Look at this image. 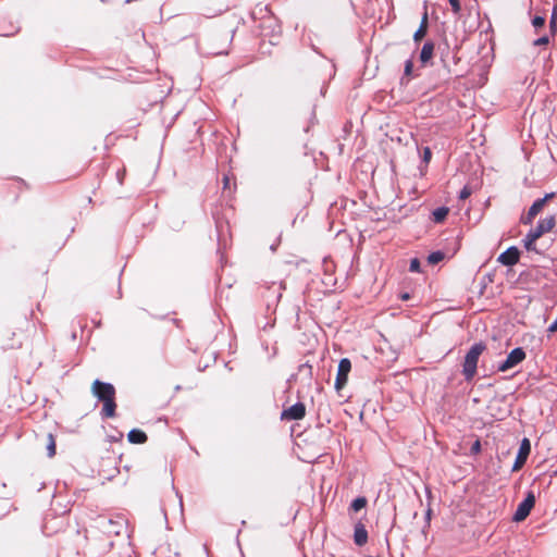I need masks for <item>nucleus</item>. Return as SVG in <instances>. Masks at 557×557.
<instances>
[{
    "label": "nucleus",
    "instance_id": "obj_29",
    "mask_svg": "<svg viewBox=\"0 0 557 557\" xmlns=\"http://www.w3.org/2000/svg\"><path fill=\"white\" fill-rule=\"evenodd\" d=\"M419 26H424L425 29H428L429 27V18H428V12L425 11L422 18H421V23Z\"/></svg>",
    "mask_w": 557,
    "mask_h": 557
},
{
    "label": "nucleus",
    "instance_id": "obj_31",
    "mask_svg": "<svg viewBox=\"0 0 557 557\" xmlns=\"http://www.w3.org/2000/svg\"><path fill=\"white\" fill-rule=\"evenodd\" d=\"M555 196L554 193H550V194H546L544 198H541L540 200H544V205L549 200L552 199L553 197Z\"/></svg>",
    "mask_w": 557,
    "mask_h": 557
},
{
    "label": "nucleus",
    "instance_id": "obj_22",
    "mask_svg": "<svg viewBox=\"0 0 557 557\" xmlns=\"http://www.w3.org/2000/svg\"><path fill=\"white\" fill-rule=\"evenodd\" d=\"M450 7H451V11L458 15L461 11V5H460V1L459 0H448Z\"/></svg>",
    "mask_w": 557,
    "mask_h": 557
},
{
    "label": "nucleus",
    "instance_id": "obj_8",
    "mask_svg": "<svg viewBox=\"0 0 557 557\" xmlns=\"http://www.w3.org/2000/svg\"><path fill=\"white\" fill-rule=\"evenodd\" d=\"M530 451H531L530 441L528 438H523L520 444V448H519L518 455L516 457V460H515V463L512 467L513 471H518L524 466V463L530 455Z\"/></svg>",
    "mask_w": 557,
    "mask_h": 557
},
{
    "label": "nucleus",
    "instance_id": "obj_3",
    "mask_svg": "<svg viewBox=\"0 0 557 557\" xmlns=\"http://www.w3.org/2000/svg\"><path fill=\"white\" fill-rule=\"evenodd\" d=\"M556 224L555 216H547L542 219L535 228H532L523 239L524 247L528 251H533L535 249V242L542 237L545 233L550 232Z\"/></svg>",
    "mask_w": 557,
    "mask_h": 557
},
{
    "label": "nucleus",
    "instance_id": "obj_34",
    "mask_svg": "<svg viewBox=\"0 0 557 557\" xmlns=\"http://www.w3.org/2000/svg\"><path fill=\"white\" fill-rule=\"evenodd\" d=\"M528 215H529L531 219H533V220H534V218L536 216V213H534L533 211H531V210L529 209V211H528Z\"/></svg>",
    "mask_w": 557,
    "mask_h": 557
},
{
    "label": "nucleus",
    "instance_id": "obj_28",
    "mask_svg": "<svg viewBox=\"0 0 557 557\" xmlns=\"http://www.w3.org/2000/svg\"><path fill=\"white\" fill-rule=\"evenodd\" d=\"M431 157H432L431 149L429 147H425L423 150V161L429 162L431 160Z\"/></svg>",
    "mask_w": 557,
    "mask_h": 557
},
{
    "label": "nucleus",
    "instance_id": "obj_10",
    "mask_svg": "<svg viewBox=\"0 0 557 557\" xmlns=\"http://www.w3.org/2000/svg\"><path fill=\"white\" fill-rule=\"evenodd\" d=\"M2 347L7 350L18 349L22 347V341L16 338L15 332L8 331L3 335Z\"/></svg>",
    "mask_w": 557,
    "mask_h": 557
},
{
    "label": "nucleus",
    "instance_id": "obj_7",
    "mask_svg": "<svg viewBox=\"0 0 557 557\" xmlns=\"http://www.w3.org/2000/svg\"><path fill=\"white\" fill-rule=\"evenodd\" d=\"M306 416V406L302 403H296L289 408L283 410L281 414L282 420H301Z\"/></svg>",
    "mask_w": 557,
    "mask_h": 557
},
{
    "label": "nucleus",
    "instance_id": "obj_21",
    "mask_svg": "<svg viewBox=\"0 0 557 557\" xmlns=\"http://www.w3.org/2000/svg\"><path fill=\"white\" fill-rule=\"evenodd\" d=\"M544 200H535L533 202V205L530 207V210L533 211L534 213H536V215L542 211L543 207H544Z\"/></svg>",
    "mask_w": 557,
    "mask_h": 557
},
{
    "label": "nucleus",
    "instance_id": "obj_1",
    "mask_svg": "<svg viewBox=\"0 0 557 557\" xmlns=\"http://www.w3.org/2000/svg\"><path fill=\"white\" fill-rule=\"evenodd\" d=\"M91 393L103 403L101 413L106 418L115 417V388L112 384L95 380L91 384Z\"/></svg>",
    "mask_w": 557,
    "mask_h": 557
},
{
    "label": "nucleus",
    "instance_id": "obj_20",
    "mask_svg": "<svg viewBox=\"0 0 557 557\" xmlns=\"http://www.w3.org/2000/svg\"><path fill=\"white\" fill-rule=\"evenodd\" d=\"M549 28L552 32L557 30V8L555 7L553 10V14L549 20Z\"/></svg>",
    "mask_w": 557,
    "mask_h": 557
},
{
    "label": "nucleus",
    "instance_id": "obj_26",
    "mask_svg": "<svg viewBox=\"0 0 557 557\" xmlns=\"http://www.w3.org/2000/svg\"><path fill=\"white\" fill-rule=\"evenodd\" d=\"M470 451H471V454H473V455H478V454L481 451V442H480V440H476V441L472 444Z\"/></svg>",
    "mask_w": 557,
    "mask_h": 557
},
{
    "label": "nucleus",
    "instance_id": "obj_14",
    "mask_svg": "<svg viewBox=\"0 0 557 557\" xmlns=\"http://www.w3.org/2000/svg\"><path fill=\"white\" fill-rule=\"evenodd\" d=\"M448 213H449V209L447 207L436 208L432 212V220L435 223H443L446 220Z\"/></svg>",
    "mask_w": 557,
    "mask_h": 557
},
{
    "label": "nucleus",
    "instance_id": "obj_12",
    "mask_svg": "<svg viewBox=\"0 0 557 557\" xmlns=\"http://www.w3.org/2000/svg\"><path fill=\"white\" fill-rule=\"evenodd\" d=\"M354 541L358 546H363L367 544L368 531L366 530L364 524L359 522L355 525Z\"/></svg>",
    "mask_w": 557,
    "mask_h": 557
},
{
    "label": "nucleus",
    "instance_id": "obj_6",
    "mask_svg": "<svg viewBox=\"0 0 557 557\" xmlns=\"http://www.w3.org/2000/svg\"><path fill=\"white\" fill-rule=\"evenodd\" d=\"M525 359V352L522 348L518 347L512 349L507 356L506 360L498 366V371L506 372L516 367Z\"/></svg>",
    "mask_w": 557,
    "mask_h": 557
},
{
    "label": "nucleus",
    "instance_id": "obj_30",
    "mask_svg": "<svg viewBox=\"0 0 557 557\" xmlns=\"http://www.w3.org/2000/svg\"><path fill=\"white\" fill-rule=\"evenodd\" d=\"M533 219H531L528 214L521 219L523 224H531Z\"/></svg>",
    "mask_w": 557,
    "mask_h": 557
},
{
    "label": "nucleus",
    "instance_id": "obj_15",
    "mask_svg": "<svg viewBox=\"0 0 557 557\" xmlns=\"http://www.w3.org/2000/svg\"><path fill=\"white\" fill-rule=\"evenodd\" d=\"M413 77V62L411 59L407 60L405 63L404 75L401 77V83H408Z\"/></svg>",
    "mask_w": 557,
    "mask_h": 557
},
{
    "label": "nucleus",
    "instance_id": "obj_25",
    "mask_svg": "<svg viewBox=\"0 0 557 557\" xmlns=\"http://www.w3.org/2000/svg\"><path fill=\"white\" fill-rule=\"evenodd\" d=\"M532 24L534 27H542L545 24V17L543 16H534L532 20Z\"/></svg>",
    "mask_w": 557,
    "mask_h": 557
},
{
    "label": "nucleus",
    "instance_id": "obj_9",
    "mask_svg": "<svg viewBox=\"0 0 557 557\" xmlns=\"http://www.w3.org/2000/svg\"><path fill=\"white\" fill-rule=\"evenodd\" d=\"M520 251L516 246L509 247L497 258V261L503 265L512 267L519 262Z\"/></svg>",
    "mask_w": 557,
    "mask_h": 557
},
{
    "label": "nucleus",
    "instance_id": "obj_4",
    "mask_svg": "<svg viewBox=\"0 0 557 557\" xmlns=\"http://www.w3.org/2000/svg\"><path fill=\"white\" fill-rule=\"evenodd\" d=\"M534 505L535 496L533 492H529L527 497L518 505V508L512 517V520L516 522H521L525 520Z\"/></svg>",
    "mask_w": 557,
    "mask_h": 557
},
{
    "label": "nucleus",
    "instance_id": "obj_17",
    "mask_svg": "<svg viewBox=\"0 0 557 557\" xmlns=\"http://www.w3.org/2000/svg\"><path fill=\"white\" fill-rule=\"evenodd\" d=\"M444 257H445L444 252H442V251H434V252L429 255L428 262L430 264H437L438 262H441L444 259Z\"/></svg>",
    "mask_w": 557,
    "mask_h": 557
},
{
    "label": "nucleus",
    "instance_id": "obj_5",
    "mask_svg": "<svg viewBox=\"0 0 557 557\" xmlns=\"http://www.w3.org/2000/svg\"><path fill=\"white\" fill-rule=\"evenodd\" d=\"M351 371V362L348 358L341 359L335 379L336 391L343 389L348 381V374Z\"/></svg>",
    "mask_w": 557,
    "mask_h": 557
},
{
    "label": "nucleus",
    "instance_id": "obj_19",
    "mask_svg": "<svg viewBox=\"0 0 557 557\" xmlns=\"http://www.w3.org/2000/svg\"><path fill=\"white\" fill-rule=\"evenodd\" d=\"M428 33V29L424 28V26H419V28L413 34V40L416 42L421 41Z\"/></svg>",
    "mask_w": 557,
    "mask_h": 557
},
{
    "label": "nucleus",
    "instance_id": "obj_23",
    "mask_svg": "<svg viewBox=\"0 0 557 557\" xmlns=\"http://www.w3.org/2000/svg\"><path fill=\"white\" fill-rule=\"evenodd\" d=\"M472 194V190L469 186H465L461 190H460V194H459V199L460 200H466L468 199Z\"/></svg>",
    "mask_w": 557,
    "mask_h": 557
},
{
    "label": "nucleus",
    "instance_id": "obj_11",
    "mask_svg": "<svg viewBox=\"0 0 557 557\" xmlns=\"http://www.w3.org/2000/svg\"><path fill=\"white\" fill-rule=\"evenodd\" d=\"M434 42L431 40H428L422 46L421 52H420V62L423 66L428 65L434 54Z\"/></svg>",
    "mask_w": 557,
    "mask_h": 557
},
{
    "label": "nucleus",
    "instance_id": "obj_33",
    "mask_svg": "<svg viewBox=\"0 0 557 557\" xmlns=\"http://www.w3.org/2000/svg\"><path fill=\"white\" fill-rule=\"evenodd\" d=\"M399 297H400L401 300L405 301V300H408L410 298V295L408 293H403V294H400Z\"/></svg>",
    "mask_w": 557,
    "mask_h": 557
},
{
    "label": "nucleus",
    "instance_id": "obj_27",
    "mask_svg": "<svg viewBox=\"0 0 557 557\" xmlns=\"http://www.w3.org/2000/svg\"><path fill=\"white\" fill-rule=\"evenodd\" d=\"M549 42V39L547 36H543L539 39H536L533 44L534 46H544V45H547Z\"/></svg>",
    "mask_w": 557,
    "mask_h": 557
},
{
    "label": "nucleus",
    "instance_id": "obj_24",
    "mask_svg": "<svg viewBox=\"0 0 557 557\" xmlns=\"http://www.w3.org/2000/svg\"><path fill=\"white\" fill-rule=\"evenodd\" d=\"M409 270L411 272H419L420 271V261H419L418 258L411 259Z\"/></svg>",
    "mask_w": 557,
    "mask_h": 557
},
{
    "label": "nucleus",
    "instance_id": "obj_16",
    "mask_svg": "<svg viewBox=\"0 0 557 557\" xmlns=\"http://www.w3.org/2000/svg\"><path fill=\"white\" fill-rule=\"evenodd\" d=\"M367 498L361 496L352 500V503L350 504V509L357 512L363 509L367 506Z\"/></svg>",
    "mask_w": 557,
    "mask_h": 557
},
{
    "label": "nucleus",
    "instance_id": "obj_18",
    "mask_svg": "<svg viewBox=\"0 0 557 557\" xmlns=\"http://www.w3.org/2000/svg\"><path fill=\"white\" fill-rule=\"evenodd\" d=\"M55 449H57L55 440H54V436L50 433V434H48V445H47L48 456L50 458L55 455Z\"/></svg>",
    "mask_w": 557,
    "mask_h": 557
},
{
    "label": "nucleus",
    "instance_id": "obj_32",
    "mask_svg": "<svg viewBox=\"0 0 557 557\" xmlns=\"http://www.w3.org/2000/svg\"><path fill=\"white\" fill-rule=\"evenodd\" d=\"M223 184H224V188H228L230 187V178L227 176H224Z\"/></svg>",
    "mask_w": 557,
    "mask_h": 557
},
{
    "label": "nucleus",
    "instance_id": "obj_13",
    "mask_svg": "<svg viewBox=\"0 0 557 557\" xmlns=\"http://www.w3.org/2000/svg\"><path fill=\"white\" fill-rule=\"evenodd\" d=\"M127 438L132 444H145L148 440V436L144 431L139 429H133L128 432Z\"/></svg>",
    "mask_w": 557,
    "mask_h": 557
},
{
    "label": "nucleus",
    "instance_id": "obj_2",
    "mask_svg": "<svg viewBox=\"0 0 557 557\" xmlns=\"http://www.w3.org/2000/svg\"><path fill=\"white\" fill-rule=\"evenodd\" d=\"M486 349L482 342L475 343L467 352L462 364V374L467 381H471L476 374V367L480 356Z\"/></svg>",
    "mask_w": 557,
    "mask_h": 557
}]
</instances>
